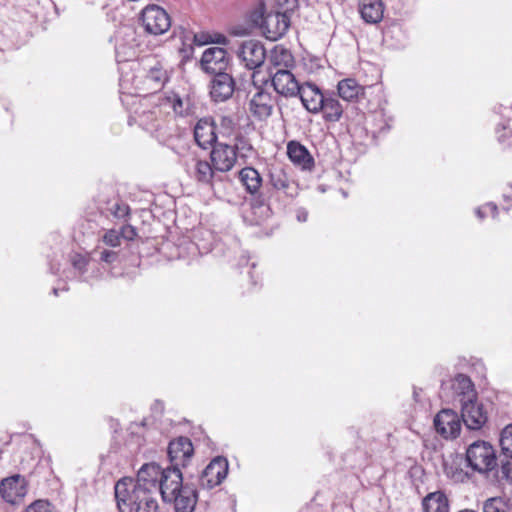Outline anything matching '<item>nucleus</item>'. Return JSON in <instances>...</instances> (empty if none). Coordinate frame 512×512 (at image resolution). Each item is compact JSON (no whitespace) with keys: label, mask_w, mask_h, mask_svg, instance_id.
I'll return each mask as SVG.
<instances>
[{"label":"nucleus","mask_w":512,"mask_h":512,"mask_svg":"<svg viewBox=\"0 0 512 512\" xmlns=\"http://www.w3.org/2000/svg\"><path fill=\"white\" fill-rule=\"evenodd\" d=\"M161 497L164 502L174 504L175 512H193L198 493L193 486L183 483L181 471H173L168 478L164 477Z\"/></svg>","instance_id":"1"},{"label":"nucleus","mask_w":512,"mask_h":512,"mask_svg":"<svg viewBox=\"0 0 512 512\" xmlns=\"http://www.w3.org/2000/svg\"><path fill=\"white\" fill-rule=\"evenodd\" d=\"M271 61L275 67L280 66L281 62L284 63L285 67H288L293 61V58L287 50L281 49L279 53L275 51L274 55L271 57ZM267 79H269L271 86H273L277 94L286 98L298 96L301 85L296 80L294 74L287 68H278L273 74H270Z\"/></svg>","instance_id":"2"},{"label":"nucleus","mask_w":512,"mask_h":512,"mask_svg":"<svg viewBox=\"0 0 512 512\" xmlns=\"http://www.w3.org/2000/svg\"><path fill=\"white\" fill-rule=\"evenodd\" d=\"M468 466L479 473L492 471L497 465L496 451L486 441H475L466 450Z\"/></svg>","instance_id":"3"},{"label":"nucleus","mask_w":512,"mask_h":512,"mask_svg":"<svg viewBox=\"0 0 512 512\" xmlns=\"http://www.w3.org/2000/svg\"><path fill=\"white\" fill-rule=\"evenodd\" d=\"M260 75V72L256 71L252 74L256 93L249 101V110L256 119L265 120L272 115L274 99L272 94L265 89L269 79H259Z\"/></svg>","instance_id":"4"},{"label":"nucleus","mask_w":512,"mask_h":512,"mask_svg":"<svg viewBox=\"0 0 512 512\" xmlns=\"http://www.w3.org/2000/svg\"><path fill=\"white\" fill-rule=\"evenodd\" d=\"M239 177L246 191L253 195V202L256 206H269L271 204L274 193L270 191L268 185H262V178L255 168H243L239 172Z\"/></svg>","instance_id":"5"},{"label":"nucleus","mask_w":512,"mask_h":512,"mask_svg":"<svg viewBox=\"0 0 512 512\" xmlns=\"http://www.w3.org/2000/svg\"><path fill=\"white\" fill-rule=\"evenodd\" d=\"M173 471L179 472L177 469L162 468L155 462L146 463L138 471L134 488H147L150 491L160 492L161 495L164 477L170 476Z\"/></svg>","instance_id":"6"},{"label":"nucleus","mask_w":512,"mask_h":512,"mask_svg":"<svg viewBox=\"0 0 512 512\" xmlns=\"http://www.w3.org/2000/svg\"><path fill=\"white\" fill-rule=\"evenodd\" d=\"M140 21L145 32L153 36L166 33L171 26L169 14L156 4H150L143 8Z\"/></svg>","instance_id":"7"},{"label":"nucleus","mask_w":512,"mask_h":512,"mask_svg":"<svg viewBox=\"0 0 512 512\" xmlns=\"http://www.w3.org/2000/svg\"><path fill=\"white\" fill-rule=\"evenodd\" d=\"M461 418L466 427L470 430H478L488 420V413L484 405L478 402L477 397L460 399Z\"/></svg>","instance_id":"8"},{"label":"nucleus","mask_w":512,"mask_h":512,"mask_svg":"<svg viewBox=\"0 0 512 512\" xmlns=\"http://www.w3.org/2000/svg\"><path fill=\"white\" fill-rule=\"evenodd\" d=\"M167 453L170 461V466L167 468L181 471L194 454L193 444L188 437H178L169 442Z\"/></svg>","instance_id":"9"},{"label":"nucleus","mask_w":512,"mask_h":512,"mask_svg":"<svg viewBox=\"0 0 512 512\" xmlns=\"http://www.w3.org/2000/svg\"><path fill=\"white\" fill-rule=\"evenodd\" d=\"M27 491L28 483L26 478L20 474H14L0 482V496L11 505L22 503Z\"/></svg>","instance_id":"10"},{"label":"nucleus","mask_w":512,"mask_h":512,"mask_svg":"<svg viewBox=\"0 0 512 512\" xmlns=\"http://www.w3.org/2000/svg\"><path fill=\"white\" fill-rule=\"evenodd\" d=\"M265 185H268L270 191L274 193L273 200L278 199L279 193H283L291 199L298 195L297 183L291 180L281 167L269 170L268 182Z\"/></svg>","instance_id":"11"},{"label":"nucleus","mask_w":512,"mask_h":512,"mask_svg":"<svg viewBox=\"0 0 512 512\" xmlns=\"http://www.w3.org/2000/svg\"><path fill=\"white\" fill-rule=\"evenodd\" d=\"M230 64L228 52L221 47L207 48L201 57V69L210 75L227 72Z\"/></svg>","instance_id":"12"},{"label":"nucleus","mask_w":512,"mask_h":512,"mask_svg":"<svg viewBox=\"0 0 512 512\" xmlns=\"http://www.w3.org/2000/svg\"><path fill=\"white\" fill-rule=\"evenodd\" d=\"M227 473V459L217 456L202 471L199 477V484L202 488L212 489L222 483Z\"/></svg>","instance_id":"13"},{"label":"nucleus","mask_w":512,"mask_h":512,"mask_svg":"<svg viewBox=\"0 0 512 512\" xmlns=\"http://www.w3.org/2000/svg\"><path fill=\"white\" fill-rule=\"evenodd\" d=\"M210 159L212 165L218 173H225L235 166L237 161V147L224 144L216 143L213 145Z\"/></svg>","instance_id":"14"},{"label":"nucleus","mask_w":512,"mask_h":512,"mask_svg":"<svg viewBox=\"0 0 512 512\" xmlns=\"http://www.w3.org/2000/svg\"><path fill=\"white\" fill-rule=\"evenodd\" d=\"M238 57L245 64L246 68L255 70L264 63L266 50L260 41L249 39L242 42L238 50Z\"/></svg>","instance_id":"15"},{"label":"nucleus","mask_w":512,"mask_h":512,"mask_svg":"<svg viewBox=\"0 0 512 512\" xmlns=\"http://www.w3.org/2000/svg\"><path fill=\"white\" fill-rule=\"evenodd\" d=\"M434 428L445 439L456 438L460 434L461 421L456 412L443 409L434 418Z\"/></svg>","instance_id":"16"},{"label":"nucleus","mask_w":512,"mask_h":512,"mask_svg":"<svg viewBox=\"0 0 512 512\" xmlns=\"http://www.w3.org/2000/svg\"><path fill=\"white\" fill-rule=\"evenodd\" d=\"M212 76L209 84L211 99L216 103L230 99L235 90V80L232 75L224 72Z\"/></svg>","instance_id":"17"},{"label":"nucleus","mask_w":512,"mask_h":512,"mask_svg":"<svg viewBox=\"0 0 512 512\" xmlns=\"http://www.w3.org/2000/svg\"><path fill=\"white\" fill-rule=\"evenodd\" d=\"M290 26V18L286 13H269L263 18L262 28L267 39L276 41L281 38Z\"/></svg>","instance_id":"18"},{"label":"nucleus","mask_w":512,"mask_h":512,"mask_svg":"<svg viewBox=\"0 0 512 512\" xmlns=\"http://www.w3.org/2000/svg\"><path fill=\"white\" fill-rule=\"evenodd\" d=\"M168 80L169 75L163 64L159 61H154L153 64L149 65L147 69H145L143 90L147 94H153L160 91Z\"/></svg>","instance_id":"19"},{"label":"nucleus","mask_w":512,"mask_h":512,"mask_svg":"<svg viewBox=\"0 0 512 512\" xmlns=\"http://www.w3.org/2000/svg\"><path fill=\"white\" fill-rule=\"evenodd\" d=\"M325 95L326 92H322L316 84L311 82L302 84L298 93L302 105L312 114L320 113Z\"/></svg>","instance_id":"20"},{"label":"nucleus","mask_w":512,"mask_h":512,"mask_svg":"<svg viewBox=\"0 0 512 512\" xmlns=\"http://www.w3.org/2000/svg\"><path fill=\"white\" fill-rule=\"evenodd\" d=\"M194 138L203 149L213 147L217 143L216 125L212 118L204 117L198 120L194 127Z\"/></svg>","instance_id":"21"},{"label":"nucleus","mask_w":512,"mask_h":512,"mask_svg":"<svg viewBox=\"0 0 512 512\" xmlns=\"http://www.w3.org/2000/svg\"><path fill=\"white\" fill-rule=\"evenodd\" d=\"M134 485L135 482L132 479L126 478L119 480L115 484V499L120 512H126V509L133 510L134 498L132 496L134 495Z\"/></svg>","instance_id":"22"},{"label":"nucleus","mask_w":512,"mask_h":512,"mask_svg":"<svg viewBox=\"0 0 512 512\" xmlns=\"http://www.w3.org/2000/svg\"><path fill=\"white\" fill-rule=\"evenodd\" d=\"M158 494L160 492L150 491L147 488H134V495L132 497L134 498L133 509L135 512H158Z\"/></svg>","instance_id":"23"},{"label":"nucleus","mask_w":512,"mask_h":512,"mask_svg":"<svg viewBox=\"0 0 512 512\" xmlns=\"http://www.w3.org/2000/svg\"><path fill=\"white\" fill-rule=\"evenodd\" d=\"M287 155L291 162L310 170L314 166V159L308 149L297 141H290L287 145Z\"/></svg>","instance_id":"24"},{"label":"nucleus","mask_w":512,"mask_h":512,"mask_svg":"<svg viewBox=\"0 0 512 512\" xmlns=\"http://www.w3.org/2000/svg\"><path fill=\"white\" fill-rule=\"evenodd\" d=\"M338 96L343 100L352 102L365 97L366 88L358 84L353 78H346L339 81L337 85Z\"/></svg>","instance_id":"25"},{"label":"nucleus","mask_w":512,"mask_h":512,"mask_svg":"<svg viewBox=\"0 0 512 512\" xmlns=\"http://www.w3.org/2000/svg\"><path fill=\"white\" fill-rule=\"evenodd\" d=\"M359 12L366 23L376 24L383 18V2L381 0H361Z\"/></svg>","instance_id":"26"},{"label":"nucleus","mask_w":512,"mask_h":512,"mask_svg":"<svg viewBox=\"0 0 512 512\" xmlns=\"http://www.w3.org/2000/svg\"><path fill=\"white\" fill-rule=\"evenodd\" d=\"M326 122H338L344 112L343 106L334 93L326 92L323 108L320 110Z\"/></svg>","instance_id":"27"},{"label":"nucleus","mask_w":512,"mask_h":512,"mask_svg":"<svg viewBox=\"0 0 512 512\" xmlns=\"http://www.w3.org/2000/svg\"><path fill=\"white\" fill-rule=\"evenodd\" d=\"M174 112L179 116H189L196 112V101L195 97L189 94L180 96L179 94H173L168 98Z\"/></svg>","instance_id":"28"},{"label":"nucleus","mask_w":512,"mask_h":512,"mask_svg":"<svg viewBox=\"0 0 512 512\" xmlns=\"http://www.w3.org/2000/svg\"><path fill=\"white\" fill-rule=\"evenodd\" d=\"M369 117L370 120L367 123L371 126L373 137L380 136L390 130L392 118L387 116L383 108L375 110Z\"/></svg>","instance_id":"29"},{"label":"nucleus","mask_w":512,"mask_h":512,"mask_svg":"<svg viewBox=\"0 0 512 512\" xmlns=\"http://www.w3.org/2000/svg\"><path fill=\"white\" fill-rule=\"evenodd\" d=\"M424 512H449L448 500L441 491L429 493L422 501Z\"/></svg>","instance_id":"30"},{"label":"nucleus","mask_w":512,"mask_h":512,"mask_svg":"<svg viewBox=\"0 0 512 512\" xmlns=\"http://www.w3.org/2000/svg\"><path fill=\"white\" fill-rule=\"evenodd\" d=\"M217 173L212 165L206 160H195L194 164V177L195 179L203 184L213 185L217 179Z\"/></svg>","instance_id":"31"},{"label":"nucleus","mask_w":512,"mask_h":512,"mask_svg":"<svg viewBox=\"0 0 512 512\" xmlns=\"http://www.w3.org/2000/svg\"><path fill=\"white\" fill-rule=\"evenodd\" d=\"M101 212L106 214L107 216H112L117 220L126 221L127 217L130 214V207L124 201L119 198H114L105 203L103 207L100 208Z\"/></svg>","instance_id":"32"},{"label":"nucleus","mask_w":512,"mask_h":512,"mask_svg":"<svg viewBox=\"0 0 512 512\" xmlns=\"http://www.w3.org/2000/svg\"><path fill=\"white\" fill-rule=\"evenodd\" d=\"M453 389L455 392L461 396L460 399H468V397L475 398L476 392L474 389V384L471 379L465 374H457L454 378Z\"/></svg>","instance_id":"33"},{"label":"nucleus","mask_w":512,"mask_h":512,"mask_svg":"<svg viewBox=\"0 0 512 512\" xmlns=\"http://www.w3.org/2000/svg\"><path fill=\"white\" fill-rule=\"evenodd\" d=\"M212 233L208 230L199 229L193 234L192 247L200 255L206 254L212 250Z\"/></svg>","instance_id":"34"},{"label":"nucleus","mask_w":512,"mask_h":512,"mask_svg":"<svg viewBox=\"0 0 512 512\" xmlns=\"http://www.w3.org/2000/svg\"><path fill=\"white\" fill-rule=\"evenodd\" d=\"M500 445L503 454L512 458V424L505 426L501 431Z\"/></svg>","instance_id":"35"},{"label":"nucleus","mask_w":512,"mask_h":512,"mask_svg":"<svg viewBox=\"0 0 512 512\" xmlns=\"http://www.w3.org/2000/svg\"><path fill=\"white\" fill-rule=\"evenodd\" d=\"M483 512H508L507 502L502 497H492L483 504Z\"/></svg>","instance_id":"36"},{"label":"nucleus","mask_w":512,"mask_h":512,"mask_svg":"<svg viewBox=\"0 0 512 512\" xmlns=\"http://www.w3.org/2000/svg\"><path fill=\"white\" fill-rule=\"evenodd\" d=\"M71 263L74 269L78 271L79 275L83 276L88 270L90 259L85 255L76 253L71 256Z\"/></svg>","instance_id":"37"},{"label":"nucleus","mask_w":512,"mask_h":512,"mask_svg":"<svg viewBox=\"0 0 512 512\" xmlns=\"http://www.w3.org/2000/svg\"><path fill=\"white\" fill-rule=\"evenodd\" d=\"M52 504L48 500L39 499L31 503L25 512H53Z\"/></svg>","instance_id":"38"},{"label":"nucleus","mask_w":512,"mask_h":512,"mask_svg":"<svg viewBox=\"0 0 512 512\" xmlns=\"http://www.w3.org/2000/svg\"><path fill=\"white\" fill-rule=\"evenodd\" d=\"M103 242L110 247H118L121 244L120 233L116 229H109L103 235Z\"/></svg>","instance_id":"39"},{"label":"nucleus","mask_w":512,"mask_h":512,"mask_svg":"<svg viewBox=\"0 0 512 512\" xmlns=\"http://www.w3.org/2000/svg\"><path fill=\"white\" fill-rule=\"evenodd\" d=\"M498 141L503 147L512 146V129L503 126L501 129H497Z\"/></svg>","instance_id":"40"},{"label":"nucleus","mask_w":512,"mask_h":512,"mask_svg":"<svg viewBox=\"0 0 512 512\" xmlns=\"http://www.w3.org/2000/svg\"><path fill=\"white\" fill-rule=\"evenodd\" d=\"M228 42H229V40L225 35L220 34V33H215V34L209 36L207 39L200 41V44L205 45V44L214 43V44L227 45Z\"/></svg>","instance_id":"41"},{"label":"nucleus","mask_w":512,"mask_h":512,"mask_svg":"<svg viewBox=\"0 0 512 512\" xmlns=\"http://www.w3.org/2000/svg\"><path fill=\"white\" fill-rule=\"evenodd\" d=\"M118 253L114 250L103 249L99 251V259L105 263H114L118 259Z\"/></svg>","instance_id":"42"},{"label":"nucleus","mask_w":512,"mask_h":512,"mask_svg":"<svg viewBox=\"0 0 512 512\" xmlns=\"http://www.w3.org/2000/svg\"><path fill=\"white\" fill-rule=\"evenodd\" d=\"M118 232L121 240H133L137 235L136 229L131 225H123Z\"/></svg>","instance_id":"43"},{"label":"nucleus","mask_w":512,"mask_h":512,"mask_svg":"<svg viewBox=\"0 0 512 512\" xmlns=\"http://www.w3.org/2000/svg\"><path fill=\"white\" fill-rule=\"evenodd\" d=\"M486 209H489V211L491 212L493 217H495L497 210H498L497 205L493 202H489L483 207H478L475 212L479 219H484V217L486 215L485 214Z\"/></svg>","instance_id":"44"},{"label":"nucleus","mask_w":512,"mask_h":512,"mask_svg":"<svg viewBox=\"0 0 512 512\" xmlns=\"http://www.w3.org/2000/svg\"><path fill=\"white\" fill-rule=\"evenodd\" d=\"M501 477L512 483V464L509 461L501 464Z\"/></svg>","instance_id":"45"},{"label":"nucleus","mask_w":512,"mask_h":512,"mask_svg":"<svg viewBox=\"0 0 512 512\" xmlns=\"http://www.w3.org/2000/svg\"><path fill=\"white\" fill-rule=\"evenodd\" d=\"M503 210L508 211L512 207V184L503 193Z\"/></svg>","instance_id":"46"},{"label":"nucleus","mask_w":512,"mask_h":512,"mask_svg":"<svg viewBox=\"0 0 512 512\" xmlns=\"http://www.w3.org/2000/svg\"><path fill=\"white\" fill-rule=\"evenodd\" d=\"M296 218L299 222H306L308 219V212L304 208L297 210Z\"/></svg>","instance_id":"47"},{"label":"nucleus","mask_w":512,"mask_h":512,"mask_svg":"<svg viewBox=\"0 0 512 512\" xmlns=\"http://www.w3.org/2000/svg\"><path fill=\"white\" fill-rule=\"evenodd\" d=\"M210 35L208 34H201V35H195V41L199 44H200V41H203L205 39H207Z\"/></svg>","instance_id":"48"},{"label":"nucleus","mask_w":512,"mask_h":512,"mask_svg":"<svg viewBox=\"0 0 512 512\" xmlns=\"http://www.w3.org/2000/svg\"><path fill=\"white\" fill-rule=\"evenodd\" d=\"M58 271H59V265H57V266L51 265L50 266V272L52 274H56V273H58Z\"/></svg>","instance_id":"49"},{"label":"nucleus","mask_w":512,"mask_h":512,"mask_svg":"<svg viewBox=\"0 0 512 512\" xmlns=\"http://www.w3.org/2000/svg\"><path fill=\"white\" fill-rule=\"evenodd\" d=\"M413 398L416 402L419 401V392L416 388H414V390H413Z\"/></svg>","instance_id":"50"},{"label":"nucleus","mask_w":512,"mask_h":512,"mask_svg":"<svg viewBox=\"0 0 512 512\" xmlns=\"http://www.w3.org/2000/svg\"><path fill=\"white\" fill-rule=\"evenodd\" d=\"M249 275H250V278H251V281H252V284L255 285L256 284V280L254 279V275L252 274L251 271H249Z\"/></svg>","instance_id":"51"},{"label":"nucleus","mask_w":512,"mask_h":512,"mask_svg":"<svg viewBox=\"0 0 512 512\" xmlns=\"http://www.w3.org/2000/svg\"><path fill=\"white\" fill-rule=\"evenodd\" d=\"M58 291H59V290H58L57 288H53V289H52V293H53V295L58 296Z\"/></svg>","instance_id":"52"}]
</instances>
